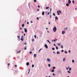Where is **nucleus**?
I'll list each match as a JSON object with an SVG mask.
<instances>
[{
  "instance_id": "obj_39",
  "label": "nucleus",
  "mask_w": 77,
  "mask_h": 77,
  "mask_svg": "<svg viewBox=\"0 0 77 77\" xmlns=\"http://www.w3.org/2000/svg\"><path fill=\"white\" fill-rule=\"evenodd\" d=\"M29 72H28V74H29V72H30V69H29Z\"/></svg>"
},
{
  "instance_id": "obj_38",
  "label": "nucleus",
  "mask_w": 77,
  "mask_h": 77,
  "mask_svg": "<svg viewBox=\"0 0 77 77\" xmlns=\"http://www.w3.org/2000/svg\"><path fill=\"white\" fill-rule=\"evenodd\" d=\"M71 68H69V71H71Z\"/></svg>"
},
{
  "instance_id": "obj_49",
  "label": "nucleus",
  "mask_w": 77,
  "mask_h": 77,
  "mask_svg": "<svg viewBox=\"0 0 77 77\" xmlns=\"http://www.w3.org/2000/svg\"><path fill=\"white\" fill-rule=\"evenodd\" d=\"M50 14V11L48 12V15H49Z\"/></svg>"
},
{
  "instance_id": "obj_47",
  "label": "nucleus",
  "mask_w": 77,
  "mask_h": 77,
  "mask_svg": "<svg viewBox=\"0 0 77 77\" xmlns=\"http://www.w3.org/2000/svg\"><path fill=\"white\" fill-rule=\"evenodd\" d=\"M25 45H27V43H26V42H25V44H24Z\"/></svg>"
},
{
  "instance_id": "obj_51",
  "label": "nucleus",
  "mask_w": 77,
  "mask_h": 77,
  "mask_svg": "<svg viewBox=\"0 0 77 77\" xmlns=\"http://www.w3.org/2000/svg\"><path fill=\"white\" fill-rule=\"evenodd\" d=\"M37 11H39V9H37Z\"/></svg>"
},
{
  "instance_id": "obj_45",
  "label": "nucleus",
  "mask_w": 77,
  "mask_h": 77,
  "mask_svg": "<svg viewBox=\"0 0 77 77\" xmlns=\"http://www.w3.org/2000/svg\"><path fill=\"white\" fill-rule=\"evenodd\" d=\"M68 72L69 73H71V72H70V71H68Z\"/></svg>"
},
{
  "instance_id": "obj_59",
  "label": "nucleus",
  "mask_w": 77,
  "mask_h": 77,
  "mask_svg": "<svg viewBox=\"0 0 77 77\" xmlns=\"http://www.w3.org/2000/svg\"><path fill=\"white\" fill-rule=\"evenodd\" d=\"M49 24H50V22H49Z\"/></svg>"
},
{
  "instance_id": "obj_14",
  "label": "nucleus",
  "mask_w": 77,
  "mask_h": 77,
  "mask_svg": "<svg viewBox=\"0 0 77 77\" xmlns=\"http://www.w3.org/2000/svg\"><path fill=\"white\" fill-rule=\"evenodd\" d=\"M68 29V28L67 27L65 28H64V30H67Z\"/></svg>"
},
{
  "instance_id": "obj_43",
  "label": "nucleus",
  "mask_w": 77,
  "mask_h": 77,
  "mask_svg": "<svg viewBox=\"0 0 77 77\" xmlns=\"http://www.w3.org/2000/svg\"><path fill=\"white\" fill-rule=\"evenodd\" d=\"M53 15H54V16H56V15H55V14H54V13H53Z\"/></svg>"
},
{
  "instance_id": "obj_23",
  "label": "nucleus",
  "mask_w": 77,
  "mask_h": 77,
  "mask_svg": "<svg viewBox=\"0 0 77 77\" xmlns=\"http://www.w3.org/2000/svg\"><path fill=\"white\" fill-rule=\"evenodd\" d=\"M54 72V70L53 69V70H52V72Z\"/></svg>"
},
{
  "instance_id": "obj_32",
  "label": "nucleus",
  "mask_w": 77,
  "mask_h": 77,
  "mask_svg": "<svg viewBox=\"0 0 77 77\" xmlns=\"http://www.w3.org/2000/svg\"><path fill=\"white\" fill-rule=\"evenodd\" d=\"M48 66L49 67H50V64H48Z\"/></svg>"
},
{
  "instance_id": "obj_35",
  "label": "nucleus",
  "mask_w": 77,
  "mask_h": 77,
  "mask_svg": "<svg viewBox=\"0 0 77 77\" xmlns=\"http://www.w3.org/2000/svg\"><path fill=\"white\" fill-rule=\"evenodd\" d=\"M32 42H33V41H34V39H32Z\"/></svg>"
},
{
  "instance_id": "obj_48",
  "label": "nucleus",
  "mask_w": 77,
  "mask_h": 77,
  "mask_svg": "<svg viewBox=\"0 0 77 77\" xmlns=\"http://www.w3.org/2000/svg\"><path fill=\"white\" fill-rule=\"evenodd\" d=\"M8 66H9V65H10V64L8 63Z\"/></svg>"
},
{
  "instance_id": "obj_3",
  "label": "nucleus",
  "mask_w": 77,
  "mask_h": 77,
  "mask_svg": "<svg viewBox=\"0 0 77 77\" xmlns=\"http://www.w3.org/2000/svg\"><path fill=\"white\" fill-rule=\"evenodd\" d=\"M25 32H27V29L25 28L24 29Z\"/></svg>"
},
{
  "instance_id": "obj_28",
  "label": "nucleus",
  "mask_w": 77,
  "mask_h": 77,
  "mask_svg": "<svg viewBox=\"0 0 77 77\" xmlns=\"http://www.w3.org/2000/svg\"><path fill=\"white\" fill-rule=\"evenodd\" d=\"M17 37L18 38H20V36H19V35H17Z\"/></svg>"
},
{
  "instance_id": "obj_10",
  "label": "nucleus",
  "mask_w": 77,
  "mask_h": 77,
  "mask_svg": "<svg viewBox=\"0 0 77 77\" xmlns=\"http://www.w3.org/2000/svg\"><path fill=\"white\" fill-rule=\"evenodd\" d=\"M57 14H58V15H60V14H59V11H57Z\"/></svg>"
},
{
  "instance_id": "obj_55",
  "label": "nucleus",
  "mask_w": 77,
  "mask_h": 77,
  "mask_svg": "<svg viewBox=\"0 0 77 77\" xmlns=\"http://www.w3.org/2000/svg\"><path fill=\"white\" fill-rule=\"evenodd\" d=\"M38 8H40V6H39V5H38Z\"/></svg>"
},
{
  "instance_id": "obj_54",
  "label": "nucleus",
  "mask_w": 77,
  "mask_h": 77,
  "mask_svg": "<svg viewBox=\"0 0 77 77\" xmlns=\"http://www.w3.org/2000/svg\"><path fill=\"white\" fill-rule=\"evenodd\" d=\"M51 14L50 16V18H51Z\"/></svg>"
},
{
  "instance_id": "obj_41",
  "label": "nucleus",
  "mask_w": 77,
  "mask_h": 77,
  "mask_svg": "<svg viewBox=\"0 0 77 77\" xmlns=\"http://www.w3.org/2000/svg\"><path fill=\"white\" fill-rule=\"evenodd\" d=\"M37 20H39V17H37Z\"/></svg>"
},
{
  "instance_id": "obj_8",
  "label": "nucleus",
  "mask_w": 77,
  "mask_h": 77,
  "mask_svg": "<svg viewBox=\"0 0 77 77\" xmlns=\"http://www.w3.org/2000/svg\"><path fill=\"white\" fill-rule=\"evenodd\" d=\"M45 13V12H44V11H43L42 12V15H44Z\"/></svg>"
},
{
  "instance_id": "obj_22",
  "label": "nucleus",
  "mask_w": 77,
  "mask_h": 77,
  "mask_svg": "<svg viewBox=\"0 0 77 77\" xmlns=\"http://www.w3.org/2000/svg\"><path fill=\"white\" fill-rule=\"evenodd\" d=\"M47 41H48V42H49V44H51V43H50V41H49V40H47Z\"/></svg>"
},
{
  "instance_id": "obj_21",
  "label": "nucleus",
  "mask_w": 77,
  "mask_h": 77,
  "mask_svg": "<svg viewBox=\"0 0 77 77\" xmlns=\"http://www.w3.org/2000/svg\"><path fill=\"white\" fill-rule=\"evenodd\" d=\"M57 54H60V52H59V51H58L57 52Z\"/></svg>"
},
{
  "instance_id": "obj_26",
  "label": "nucleus",
  "mask_w": 77,
  "mask_h": 77,
  "mask_svg": "<svg viewBox=\"0 0 77 77\" xmlns=\"http://www.w3.org/2000/svg\"><path fill=\"white\" fill-rule=\"evenodd\" d=\"M66 5L67 6H69V4H67Z\"/></svg>"
},
{
  "instance_id": "obj_20",
  "label": "nucleus",
  "mask_w": 77,
  "mask_h": 77,
  "mask_svg": "<svg viewBox=\"0 0 77 77\" xmlns=\"http://www.w3.org/2000/svg\"><path fill=\"white\" fill-rule=\"evenodd\" d=\"M24 24H23L22 25V27H24Z\"/></svg>"
},
{
  "instance_id": "obj_62",
  "label": "nucleus",
  "mask_w": 77,
  "mask_h": 77,
  "mask_svg": "<svg viewBox=\"0 0 77 77\" xmlns=\"http://www.w3.org/2000/svg\"><path fill=\"white\" fill-rule=\"evenodd\" d=\"M54 42H55L56 41V40H54Z\"/></svg>"
},
{
  "instance_id": "obj_27",
  "label": "nucleus",
  "mask_w": 77,
  "mask_h": 77,
  "mask_svg": "<svg viewBox=\"0 0 77 77\" xmlns=\"http://www.w3.org/2000/svg\"><path fill=\"white\" fill-rule=\"evenodd\" d=\"M56 49H57V50H58V47H57V46H56Z\"/></svg>"
},
{
  "instance_id": "obj_25",
  "label": "nucleus",
  "mask_w": 77,
  "mask_h": 77,
  "mask_svg": "<svg viewBox=\"0 0 77 77\" xmlns=\"http://www.w3.org/2000/svg\"><path fill=\"white\" fill-rule=\"evenodd\" d=\"M32 68H33V67H34V65L32 64Z\"/></svg>"
},
{
  "instance_id": "obj_11",
  "label": "nucleus",
  "mask_w": 77,
  "mask_h": 77,
  "mask_svg": "<svg viewBox=\"0 0 77 77\" xmlns=\"http://www.w3.org/2000/svg\"><path fill=\"white\" fill-rule=\"evenodd\" d=\"M26 65H27L28 66V65H29V63H26Z\"/></svg>"
},
{
  "instance_id": "obj_58",
  "label": "nucleus",
  "mask_w": 77,
  "mask_h": 77,
  "mask_svg": "<svg viewBox=\"0 0 77 77\" xmlns=\"http://www.w3.org/2000/svg\"><path fill=\"white\" fill-rule=\"evenodd\" d=\"M54 46H56V45L55 44H54Z\"/></svg>"
},
{
  "instance_id": "obj_52",
  "label": "nucleus",
  "mask_w": 77,
  "mask_h": 77,
  "mask_svg": "<svg viewBox=\"0 0 77 77\" xmlns=\"http://www.w3.org/2000/svg\"><path fill=\"white\" fill-rule=\"evenodd\" d=\"M62 52H63V50H61Z\"/></svg>"
},
{
  "instance_id": "obj_12",
  "label": "nucleus",
  "mask_w": 77,
  "mask_h": 77,
  "mask_svg": "<svg viewBox=\"0 0 77 77\" xmlns=\"http://www.w3.org/2000/svg\"><path fill=\"white\" fill-rule=\"evenodd\" d=\"M34 56L35 57H36V54H34Z\"/></svg>"
},
{
  "instance_id": "obj_61",
  "label": "nucleus",
  "mask_w": 77,
  "mask_h": 77,
  "mask_svg": "<svg viewBox=\"0 0 77 77\" xmlns=\"http://www.w3.org/2000/svg\"><path fill=\"white\" fill-rule=\"evenodd\" d=\"M31 23H33V22H32V21H31Z\"/></svg>"
},
{
  "instance_id": "obj_9",
  "label": "nucleus",
  "mask_w": 77,
  "mask_h": 77,
  "mask_svg": "<svg viewBox=\"0 0 77 77\" xmlns=\"http://www.w3.org/2000/svg\"><path fill=\"white\" fill-rule=\"evenodd\" d=\"M57 45H58L59 46L60 45H61V43H57Z\"/></svg>"
},
{
  "instance_id": "obj_31",
  "label": "nucleus",
  "mask_w": 77,
  "mask_h": 77,
  "mask_svg": "<svg viewBox=\"0 0 77 77\" xmlns=\"http://www.w3.org/2000/svg\"><path fill=\"white\" fill-rule=\"evenodd\" d=\"M34 37L35 38H36V35H34Z\"/></svg>"
},
{
  "instance_id": "obj_15",
  "label": "nucleus",
  "mask_w": 77,
  "mask_h": 77,
  "mask_svg": "<svg viewBox=\"0 0 77 77\" xmlns=\"http://www.w3.org/2000/svg\"><path fill=\"white\" fill-rule=\"evenodd\" d=\"M69 67H68L67 68L66 67V69L67 70H68V69H69Z\"/></svg>"
},
{
  "instance_id": "obj_40",
  "label": "nucleus",
  "mask_w": 77,
  "mask_h": 77,
  "mask_svg": "<svg viewBox=\"0 0 77 77\" xmlns=\"http://www.w3.org/2000/svg\"><path fill=\"white\" fill-rule=\"evenodd\" d=\"M29 53L30 54H31L32 53V52L31 51H30L29 52Z\"/></svg>"
},
{
  "instance_id": "obj_33",
  "label": "nucleus",
  "mask_w": 77,
  "mask_h": 77,
  "mask_svg": "<svg viewBox=\"0 0 77 77\" xmlns=\"http://www.w3.org/2000/svg\"><path fill=\"white\" fill-rule=\"evenodd\" d=\"M34 2H36V0H34Z\"/></svg>"
},
{
  "instance_id": "obj_53",
  "label": "nucleus",
  "mask_w": 77,
  "mask_h": 77,
  "mask_svg": "<svg viewBox=\"0 0 77 77\" xmlns=\"http://www.w3.org/2000/svg\"><path fill=\"white\" fill-rule=\"evenodd\" d=\"M21 38H23V35L22 36Z\"/></svg>"
},
{
  "instance_id": "obj_7",
  "label": "nucleus",
  "mask_w": 77,
  "mask_h": 77,
  "mask_svg": "<svg viewBox=\"0 0 77 77\" xmlns=\"http://www.w3.org/2000/svg\"><path fill=\"white\" fill-rule=\"evenodd\" d=\"M68 2H69V4H70V3H71V1L70 0H69L68 1Z\"/></svg>"
},
{
  "instance_id": "obj_13",
  "label": "nucleus",
  "mask_w": 77,
  "mask_h": 77,
  "mask_svg": "<svg viewBox=\"0 0 77 77\" xmlns=\"http://www.w3.org/2000/svg\"><path fill=\"white\" fill-rule=\"evenodd\" d=\"M21 40L22 41H23V40H24V38H21Z\"/></svg>"
},
{
  "instance_id": "obj_37",
  "label": "nucleus",
  "mask_w": 77,
  "mask_h": 77,
  "mask_svg": "<svg viewBox=\"0 0 77 77\" xmlns=\"http://www.w3.org/2000/svg\"><path fill=\"white\" fill-rule=\"evenodd\" d=\"M52 50H54V48H52Z\"/></svg>"
},
{
  "instance_id": "obj_60",
  "label": "nucleus",
  "mask_w": 77,
  "mask_h": 77,
  "mask_svg": "<svg viewBox=\"0 0 77 77\" xmlns=\"http://www.w3.org/2000/svg\"><path fill=\"white\" fill-rule=\"evenodd\" d=\"M40 51H41L39 50L38 51L39 53L40 52Z\"/></svg>"
},
{
  "instance_id": "obj_57",
  "label": "nucleus",
  "mask_w": 77,
  "mask_h": 77,
  "mask_svg": "<svg viewBox=\"0 0 77 77\" xmlns=\"http://www.w3.org/2000/svg\"><path fill=\"white\" fill-rule=\"evenodd\" d=\"M29 23V22H27V24H28Z\"/></svg>"
},
{
  "instance_id": "obj_19",
  "label": "nucleus",
  "mask_w": 77,
  "mask_h": 77,
  "mask_svg": "<svg viewBox=\"0 0 77 77\" xmlns=\"http://www.w3.org/2000/svg\"><path fill=\"white\" fill-rule=\"evenodd\" d=\"M65 58H63V61H65Z\"/></svg>"
},
{
  "instance_id": "obj_24",
  "label": "nucleus",
  "mask_w": 77,
  "mask_h": 77,
  "mask_svg": "<svg viewBox=\"0 0 77 77\" xmlns=\"http://www.w3.org/2000/svg\"><path fill=\"white\" fill-rule=\"evenodd\" d=\"M49 8V7H46V9H48Z\"/></svg>"
},
{
  "instance_id": "obj_1",
  "label": "nucleus",
  "mask_w": 77,
  "mask_h": 77,
  "mask_svg": "<svg viewBox=\"0 0 77 77\" xmlns=\"http://www.w3.org/2000/svg\"><path fill=\"white\" fill-rule=\"evenodd\" d=\"M53 30L54 32H56V30H57V28H56V26L54 27Z\"/></svg>"
},
{
  "instance_id": "obj_44",
  "label": "nucleus",
  "mask_w": 77,
  "mask_h": 77,
  "mask_svg": "<svg viewBox=\"0 0 77 77\" xmlns=\"http://www.w3.org/2000/svg\"><path fill=\"white\" fill-rule=\"evenodd\" d=\"M53 76H54V75H55L54 74V73H53Z\"/></svg>"
},
{
  "instance_id": "obj_29",
  "label": "nucleus",
  "mask_w": 77,
  "mask_h": 77,
  "mask_svg": "<svg viewBox=\"0 0 77 77\" xmlns=\"http://www.w3.org/2000/svg\"><path fill=\"white\" fill-rule=\"evenodd\" d=\"M21 51V50L20 51H18L17 52V53H20V51Z\"/></svg>"
},
{
  "instance_id": "obj_36",
  "label": "nucleus",
  "mask_w": 77,
  "mask_h": 77,
  "mask_svg": "<svg viewBox=\"0 0 77 77\" xmlns=\"http://www.w3.org/2000/svg\"><path fill=\"white\" fill-rule=\"evenodd\" d=\"M72 2L74 4V1L73 0L72 1Z\"/></svg>"
},
{
  "instance_id": "obj_2",
  "label": "nucleus",
  "mask_w": 77,
  "mask_h": 77,
  "mask_svg": "<svg viewBox=\"0 0 77 77\" xmlns=\"http://www.w3.org/2000/svg\"><path fill=\"white\" fill-rule=\"evenodd\" d=\"M47 60L48 61V62H50V61H51L50 59H49V58H47Z\"/></svg>"
},
{
  "instance_id": "obj_4",
  "label": "nucleus",
  "mask_w": 77,
  "mask_h": 77,
  "mask_svg": "<svg viewBox=\"0 0 77 77\" xmlns=\"http://www.w3.org/2000/svg\"><path fill=\"white\" fill-rule=\"evenodd\" d=\"M45 46L46 48H48V46H47V45L46 44L45 45Z\"/></svg>"
},
{
  "instance_id": "obj_16",
  "label": "nucleus",
  "mask_w": 77,
  "mask_h": 77,
  "mask_svg": "<svg viewBox=\"0 0 77 77\" xmlns=\"http://www.w3.org/2000/svg\"><path fill=\"white\" fill-rule=\"evenodd\" d=\"M58 12H59L60 14H61V12L60 10H59L58 11Z\"/></svg>"
},
{
  "instance_id": "obj_6",
  "label": "nucleus",
  "mask_w": 77,
  "mask_h": 77,
  "mask_svg": "<svg viewBox=\"0 0 77 77\" xmlns=\"http://www.w3.org/2000/svg\"><path fill=\"white\" fill-rule=\"evenodd\" d=\"M24 50H27V46H25L24 48Z\"/></svg>"
},
{
  "instance_id": "obj_18",
  "label": "nucleus",
  "mask_w": 77,
  "mask_h": 77,
  "mask_svg": "<svg viewBox=\"0 0 77 77\" xmlns=\"http://www.w3.org/2000/svg\"><path fill=\"white\" fill-rule=\"evenodd\" d=\"M61 48H63V45H61Z\"/></svg>"
},
{
  "instance_id": "obj_46",
  "label": "nucleus",
  "mask_w": 77,
  "mask_h": 77,
  "mask_svg": "<svg viewBox=\"0 0 77 77\" xmlns=\"http://www.w3.org/2000/svg\"><path fill=\"white\" fill-rule=\"evenodd\" d=\"M65 53H66H66H67V51H65Z\"/></svg>"
},
{
  "instance_id": "obj_64",
  "label": "nucleus",
  "mask_w": 77,
  "mask_h": 77,
  "mask_svg": "<svg viewBox=\"0 0 77 77\" xmlns=\"http://www.w3.org/2000/svg\"><path fill=\"white\" fill-rule=\"evenodd\" d=\"M24 36H25V35H26V34H24Z\"/></svg>"
},
{
  "instance_id": "obj_50",
  "label": "nucleus",
  "mask_w": 77,
  "mask_h": 77,
  "mask_svg": "<svg viewBox=\"0 0 77 77\" xmlns=\"http://www.w3.org/2000/svg\"><path fill=\"white\" fill-rule=\"evenodd\" d=\"M15 67H17V65H15Z\"/></svg>"
},
{
  "instance_id": "obj_63",
  "label": "nucleus",
  "mask_w": 77,
  "mask_h": 77,
  "mask_svg": "<svg viewBox=\"0 0 77 77\" xmlns=\"http://www.w3.org/2000/svg\"><path fill=\"white\" fill-rule=\"evenodd\" d=\"M22 33H23V31H22Z\"/></svg>"
},
{
  "instance_id": "obj_5",
  "label": "nucleus",
  "mask_w": 77,
  "mask_h": 77,
  "mask_svg": "<svg viewBox=\"0 0 77 77\" xmlns=\"http://www.w3.org/2000/svg\"><path fill=\"white\" fill-rule=\"evenodd\" d=\"M65 33V31H63L62 32V35H63V34H64V33Z\"/></svg>"
},
{
  "instance_id": "obj_56",
  "label": "nucleus",
  "mask_w": 77,
  "mask_h": 77,
  "mask_svg": "<svg viewBox=\"0 0 77 77\" xmlns=\"http://www.w3.org/2000/svg\"><path fill=\"white\" fill-rule=\"evenodd\" d=\"M69 53H70L71 52V51H70V50L69 51Z\"/></svg>"
},
{
  "instance_id": "obj_34",
  "label": "nucleus",
  "mask_w": 77,
  "mask_h": 77,
  "mask_svg": "<svg viewBox=\"0 0 77 77\" xmlns=\"http://www.w3.org/2000/svg\"><path fill=\"white\" fill-rule=\"evenodd\" d=\"M51 13V8H50V13Z\"/></svg>"
},
{
  "instance_id": "obj_17",
  "label": "nucleus",
  "mask_w": 77,
  "mask_h": 77,
  "mask_svg": "<svg viewBox=\"0 0 77 77\" xmlns=\"http://www.w3.org/2000/svg\"><path fill=\"white\" fill-rule=\"evenodd\" d=\"M55 19H56V20H57V19H58V18L57 17H55Z\"/></svg>"
},
{
  "instance_id": "obj_42",
  "label": "nucleus",
  "mask_w": 77,
  "mask_h": 77,
  "mask_svg": "<svg viewBox=\"0 0 77 77\" xmlns=\"http://www.w3.org/2000/svg\"><path fill=\"white\" fill-rule=\"evenodd\" d=\"M72 62H73V63L74 62V60H72Z\"/></svg>"
},
{
  "instance_id": "obj_30",
  "label": "nucleus",
  "mask_w": 77,
  "mask_h": 77,
  "mask_svg": "<svg viewBox=\"0 0 77 77\" xmlns=\"http://www.w3.org/2000/svg\"><path fill=\"white\" fill-rule=\"evenodd\" d=\"M55 68H56V67H55V66H54L53 67V69H55Z\"/></svg>"
}]
</instances>
